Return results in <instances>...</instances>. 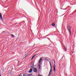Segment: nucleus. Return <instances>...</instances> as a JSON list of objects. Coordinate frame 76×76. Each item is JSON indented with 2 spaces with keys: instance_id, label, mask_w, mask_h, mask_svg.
I'll list each match as a JSON object with an SVG mask.
<instances>
[{
  "instance_id": "obj_11",
  "label": "nucleus",
  "mask_w": 76,
  "mask_h": 76,
  "mask_svg": "<svg viewBox=\"0 0 76 76\" xmlns=\"http://www.w3.org/2000/svg\"><path fill=\"white\" fill-rule=\"evenodd\" d=\"M49 63L51 67H52V65H51V62H49Z\"/></svg>"
},
{
  "instance_id": "obj_20",
  "label": "nucleus",
  "mask_w": 76,
  "mask_h": 76,
  "mask_svg": "<svg viewBox=\"0 0 76 76\" xmlns=\"http://www.w3.org/2000/svg\"><path fill=\"white\" fill-rule=\"evenodd\" d=\"M45 59V60H47V59Z\"/></svg>"
},
{
  "instance_id": "obj_17",
  "label": "nucleus",
  "mask_w": 76,
  "mask_h": 76,
  "mask_svg": "<svg viewBox=\"0 0 76 76\" xmlns=\"http://www.w3.org/2000/svg\"><path fill=\"white\" fill-rule=\"evenodd\" d=\"M64 48L65 49H66V47H65V46H64Z\"/></svg>"
},
{
  "instance_id": "obj_15",
  "label": "nucleus",
  "mask_w": 76,
  "mask_h": 76,
  "mask_svg": "<svg viewBox=\"0 0 76 76\" xmlns=\"http://www.w3.org/2000/svg\"><path fill=\"white\" fill-rule=\"evenodd\" d=\"M11 37H14V35H13V34H12Z\"/></svg>"
},
{
  "instance_id": "obj_14",
  "label": "nucleus",
  "mask_w": 76,
  "mask_h": 76,
  "mask_svg": "<svg viewBox=\"0 0 76 76\" xmlns=\"http://www.w3.org/2000/svg\"><path fill=\"white\" fill-rule=\"evenodd\" d=\"M37 55H38V54H35V55H34V57H35V56H37Z\"/></svg>"
},
{
  "instance_id": "obj_10",
  "label": "nucleus",
  "mask_w": 76,
  "mask_h": 76,
  "mask_svg": "<svg viewBox=\"0 0 76 76\" xmlns=\"http://www.w3.org/2000/svg\"><path fill=\"white\" fill-rule=\"evenodd\" d=\"M27 76V74H24L23 75V76Z\"/></svg>"
},
{
  "instance_id": "obj_2",
  "label": "nucleus",
  "mask_w": 76,
  "mask_h": 76,
  "mask_svg": "<svg viewBox=\"0 0 76 76\" xmlns=\"http://www.w3.org/2000/svg\"><path fill=\"white\" fill-rule=\"evenodd\" d=\"M43 59V57H42L40 58V59H39V63H41V62L42 61V60Z\"/></svg>"
},
{
  "instance_id": "obj_4",
  "label": "nucleus",
  "mask_w": 76,
  "mask_h": 76,
  "mask_svg": "<svg viewBox=\"0 0 76 76\" xmlns=\"http://www.w3.org/2000/svg\"><path fill=\"white\" fill-rule=\"evenodd\" d=\"M51 73H52V67H51L50 70V72L49 73V75H48V76H49L50 75H51Z\"/></svg>"
},
{
  "instance_id": "obj_1",
  "label": "nucleus",
  "mask_w": 76,
  "mask_h": 76,
  "mask_svg": "<svg viewBox=\"0 0 76 76\" xmlns=\"http://www.w3.org/2000/svg\"><path fill=\"white\" fill-rule=\"evenodd\" d=\"M67 29L68 30V31L70 34V36L71 35V34H72V32L71 31V27L69 25H67Z\"/></svg>"
},
{
  "instance_id": "obj_3",
  "label": "nucleus",
  "mask_w": 76,
  "mask_h": 76,
  "mask_svg": "<svg viewBox=\"0 0 76 76\" xmlns=\"http://www.w3.org/2000/svg\"><path fill=\"white\" fill-rule=\"evenodd\" d=\"M34 71V72H35V73H37V69L36 68H34L33 69Z\"/></svg>"
},
{
  "instance_id": "obj_22",
  "label": "nucleus",
  "mask_w": 76,
  "mask_h": 76,
  "mask_svg": "<svg viewBox=\"0 0 76 76\" xmlns=\"http://www.w3.org/2000/svg\"><path fill=\"white\" fill-rule=\"evenodd\" d=\"M65 51H66V50H65Z\"/></svg>"
},
{
  "instance_id": "obj_9",
  "label": "nucleus",
  "mask_w": 76,
  "mask_h": 76,
  "mask_svg": "<svg viewBox=\"0 0 76 76\" xmlns=\"http://www.w3.org/2000/svg\"><path fill=\"white\" fill-rule=\"evenodd\" d=\"M52 26H55V23H53L52 24Z\"/></svg>"
},
{
  "instance_id": "obj_16",
  "label": "nucleus",
  "mask_w": 76,
  "mask_h": 76,
  "mask_svg": "<svg viewBox=\"0 0 76 76\" xmlns=\"http://www.w3.org/2000/svg\"><path fill=\"white\" fill-rule=\"evenodd\" d=\"M19 76H22V74H21L19 75Z\"/></svg>"
},
{
  "instance_id": "obj_13",
  "label": "nucleus",
  "mask_w": 76,
  "mask_h": 76,
  "mask_svg": "<svg viewBox=\"0 0 76 76\" xmlns=\"http://www.w3.org/2000/svg\"><path fill=\"white\" fill-rule=\"evenodd\" d=\"M32 76V75L30 74H29L28 75H27V76Z\"/></svg>"
},
{
  "instance_id": "obj_6",
  "label": "nucleus",
  "mask_w": 76,
  "mask_h": 76,
  "mask_svg": "<svg viewBox=\"0 0 76 76\" xmlns=\"http://www.w3.org/2000/svg\"><path fill=\"white\" fill-rule=\"evenodd\" d=\"M53 69H54V71H56V65L54 64L53 66Z\"/></svg>"
},
{
  "instance_id": "obj_5",
  "label": "nucleus",
  "mask_w": 76,
  "mask_h": 76,
  "mask_svg": "<svg viewBox=\"0 0 76 76\" xmlns=\"http://www.w3.org/2000/svg\"><path fill=\"white\" fill-rule=\"evenodd\" d=\"M0 19H1L2 20H3V17H2V15H1V14L0 13Z\"/></svg>"
},
{
  "instance_id": "obj_12",
  "label": "nucleus",
  "mask_w": 76,
  "mask_h": 76,
  "mask_svg": "<svg viewBox=\"0 0 76 76\" xmlns=\"http://www.w3.org/2000/svg\"><path fill=\"white\" fill-rule=\"evenodd\" d=\"M35 57V56H34L32 58H31V60H32L34 58V57Z\"/></svg>"
},
{
  "instance_id": "obj_8",
  "label": "nucleus",
  "mask_w": 76,
  "mask_h": 76,
  "mask_svg": "<svg viewBox=\"0 0 76 76\" xmlns=\"http://www.w3.org/2000/svg\"><path fill=\"white\" fill-rule=\"evenodd\" d=\"M37 67L39 69H41V65H38Z\"/></svg>"
},
{
  "instance_id": "obj_7",
  "label": "nucleus",
  "mask_w": 76,
  "mask_h": 76,
  "mask_svg": "<svg viewBox=\"0 0 76 76\" xmlns=\"http://www.w3.org/2000/svg\"><path fill=\"white\" fill-rule=\"evenodd\" d=\"M32 72V69H30V71H29V73H31Z\"/></svg>"
},
{
  "instance_id": "obj_18",
  "label": "nucleus",
  "mask_w": 76,
  "mask_h": 76,
  "mask_svg": "<svg viewBox=\"0 0 76 76\" xmlns=\"http://www.w3.org/2000/svg\"><path fill=\"white\" fill-rule=\"evenodd\" d=\"M38 76H41V75H38Z\"/></svg>"
},
{
  "instance_id": "obj_23",
  "label": "nucleus",
  "mask_w": 76,
  "mask_h": 76,
  "mask_svg": "<svg viewBox=\"0 0 76 76\" xmlns=\"http://www.w3.org/2000/svg\"><path fill=\"white\" fill-rule=\"evenodd\" d=\"M32 65H33V64H32Z\"/></svg>"
},
{
  "instance_id": "obj_19",
  "label": "nucleus",
  "mask_w": 76,
  "mask_h": 76,
  "mask_svg": "<svg viewBox=\"0 0 76 76\" xmlns=\"http://www.w3.org/2000/svg\"><path fill=\"white\" fill-rule=\"evenodd\" d=\"M0 76H1V75L0 74Z\"/></svg>"
},
{
  "instance_id": "obj_21",
  "label": "nucleus",
  "mask_w": 76,
  "mask_h": 76,
  "mask_svg": "<svg viewBox=\"0 0 76 76\" xmlns=\"http://www.w3.org/2000/svg\"><path fill=\"white\" fill-rule=\"evenodd\" d=\"M54 62H55V61H54Z\"/></svg>"
}]
</instances>
